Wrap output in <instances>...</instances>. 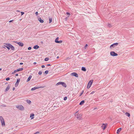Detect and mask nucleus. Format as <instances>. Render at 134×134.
Here are the masks:
<instances>
[{
    "mask_svg": "<svg viewBox=\"0 0 134 134\" xmlns=\"http://www.w3.org/2000/svg\"><path fill=\"white\" fill-rule=\"evenodd\" d=\"M0 120L2 126H5V121L3 118L2 116H0Z\"/></svg>",
    "mask_w": 134,
    "mask_h": 134,
    "instance_id": "f257e3e1",
    "label": "nucleus"
},
{
    "mask_svg": "<svg viewBox=\"0 0 134 134\" xmlns=\"http://www.w3.org/2000/svg\"><path fill=\"white\" fill-rule=\"evenodd\" d=\"M16 107L17 109L21 110H24V107L21 105H17Z\"/></svg>",
    "mask_w": 134,
    "mask_h": 134,
    "instance_id": "f03ea898",
    "label": "nucleus"
},
{
    "mask_svg": "<svg viewBox=\"0 0 134 134\" xmlns=\"http://www.w3.org/2000/svg\"><path fill=\"white\" fill-rule=\"evenodd\" d=\"M93 82V80H91L89 81L87 85V88H89L91 87Z\"/></svg>",
    "mask_w": 134,
    "mask_h": 134,
    "instance_id": "7ed1b4c3",
    "label": "nucleus"
},
{
    "mask_svg": "<svg viewBox=\"0 0 134 134\" xmlns=\"http://www.w3.org/2000/svg\"><path fill=\"white\" fill-rule=\"evenodd\" d=\"M82 114H77L75 116L76 118L79 120H81V118Z\"/></svg>",
    "mask_w": 134,
    "mask_h": 134,
    "instance_id": "20e7f679",
    "label": "nucleus"
},
{
    "mask_svg": "<svg viewBox=\"0 0 134 134\" xmlns=\"http://www.w3.org/2000/svg\"><path fill=\"white\" fill-rule=\"evenodd\" d=\"M118 44V43H114L110 45V48H112V47L114 48L116 46H117Z\"/></svg>",
    "mask_w": 134,
    "mask_h": 134,
    "instance_id": "39448f33",
    "label": "nucleus"
},
{
    "mask_svg": "<svg viewBox=\"0 0 134 134\" xmlns=\"http://www.w3.org/2000/svg\"><path fill=\"white\" fill-rule=\"evenodd\" d=\"M110 55L113 56H116L118 55V54L114 51H111L110 52Z\"/></svg>",
    "mask_w": 134,
    "mask_h": 134,
    "instance_id": "423d86ee",
    "label": "nucleus"
},
{
    "mask_svg": "<svg viewBox=\"0 0 134 134\" xmlns=\"http://www.w3.org/2000/svg\"><path fill=\"white\" fill-rule=\"evenodd\" d=\"M14 42L18 44L20 46L22 47L24 46L23 43L21 42H18L16 41H15Z\"/></svg>",
    "mask_w": 134,
    "mask_h": 134,
    "instance_id": "0eeeda50",
    "label": "nucleus"
},
{
    "mask_svg": "<svg viewBox=\"0 0 134 134\" xmlns=\"http://www.w3.org/2000/svg\"><path fill=\"white\" fill-rule=\"evenodd\" d=\"M20 79H18L17 80L15 84V87H17L19 84V83L20 82Z\"/></svg>",
    "mask_w": 134,
    "mask_h": 134,
    "instance_id": "6e6552de",
    "label": "nucleus"
},
{
    "mask_svg": "<svg viewBox=\"0 0 134 134\" xmlns=\"http://www.w3.org/2000/svg\"><path fill=\"white\" fill-rule=\"evenodd\" d=\"M71 75L73 76H75L76 77H78V74L75 72H72L71 73Z\"/></svg>",
    "mask_w": 134,
    "mask_h": 134,
    "instance_id": "1a4fd4ad",
    "label": "nucleus"
},
{
    "mask_svg": "<svg viewBox=\"0 0 134 134\" xmlns=\"http://www.w3.org/2000/svg\"><path fill=\"white\" fill-rule=\"evenodd\" d=\"M6 45H4V46L6 48H7L8 50H9L10 49V48L9 46V45H10V43H6L5 44Z\"/></svg>",
    "mask_w": 134,
    "mask_h": 134,
    "instance_id": "9d476101",
    "label": "nucleus"
},
{
    "mask_svg": "<svg viewBox=\"0 0 134 134\" xmlns=\"http://www.w3.org/2000/svg\"><path fill=\"white\" fill-rule=\"evenodd\" d=\"M43 87H34L33 88H31V91H34V90L36 89H38L39 88H42Z\"/></svg>",
    "mask_w": 134,
    "mask_h": 134,
    "instance_id": "9b49d317",
    "label": "nucleus"
},
{
    "mask_svg": "<svg viewBox=\"0 0 134 134\" xmlns=\"http://www.w3.org/2000/svg\"><path fill=\"white\" fill-rule=\"evenodd\" d=\"M106 125H105V124H103L101 127H102L103 129V130H104L106 128Z\"/></svg>",
    "mask_w": 134,
    "mask_h": 134,
    "instance_id": "f8f14e48",
    "label": "nucleus"
},
{
    "mask_svg": "<svg viewBox=\"0 0 134 134\" xmlns=\"http://www.w3.org/2000/svg\"><path fill=\"white\" fill-rule=\"evenodd\" d=\"M38 20L41 23H43L44 21L43 20L41 19V18H38Z\"/></svg>",
    "mask_w": 134,
    "mask_h": 134,
    "instance_id": "ddd939ff",
    "label": "nucleus"
},
{
    "mask_svg": "<svg viewBox=\"0 0 134 134\" xmlns=\"http://www.w3.org/2000/svg\"><path fill=\"white\" fill-rule=\"evenodd\" d=\"M9 45V46H9V47H10V48L12 50H14V49H15L14 47L13 46H12L11 44H10V45Z\"/></svg>",
    "mask_w": 134,
    "mask_h": 134,
    "instance_id": "4468645a",
    "label": "nucleus"
},
{
    "mask_svg": "<svg viewBox=\"0 0 134 134\" xmlns=\"http://www.w3.org/2000/svg\"><path fill=\"white\" fill-rule=\"evenodd\" d=\"M62 86L64 87H66V83L63 82H62V84H61Z\"/></svg>",
    "mask_w": 134,
    "mask_h": 134,
    "instance_id": "2eb2a0df",
    "label": "nucleus"
},
{
    "mask_svg": "<svg viewBox=\"0 0 134 134\" xmlns=\"http://www.w3.org/2000/svg\"><path fill=\"white\" fill-rule=\"evenodd\" d=\"M31 77H32V76L31 75L29 76V77L27 79V81H26L27 82H28L31 79Z\"/></svg>",
    "mask_w": 134,
    "mask_h": 134,
    "instance_id": "dca6fc26",
    "label": "nucleus"
},
{
    "mask_svg": "<svg viewBox=\"0 0 134 134\" xmlns=\"http://www.w3.org/2000/svg\"><path fill=\"white\" fill-rule=\"evenodd\" d=\"M39 47V46H38L37 45H36L33 48L34 49H38Z\"/></svg>",
    "mask_w": 134,
    "mask_h": 134,
    "instance_id": "f3484780",
    "label": "nucleus"
},
{
    "mask_svg": "<svg viewBox=\"0 0 134 134\" xmlns=\"http://www.w3.org/2000/svg\"><path fill=\"white\" fill-rule=\"evenodd\" d=\"M23 70V68H20L16 70L17 72Z\"/></svg>",
    "mask_w": 134,
    "mask_h": 134,
    "instance_id": "a211bd4d",
    "label": "nucleus"
},
{
    "mask_svg": "<svg viewBox=\"0 0 134 134\" xmlns=\"http://www.w3.org/2000/svg\"><path fill=\"white\" fill-rule=\"evenodd\" d=\"M85 102V101L84 100H82L79 103V105H81L83 104Z\"/></svg>",
    "mask_w": 134,
    "mask_h": 134,
    "instance_id": "6ab92c4d",
    "label": "nucleus"
},
{
    "mask_svg": "<svg viewBox=\"0 0 134 134\" xmlns=\"http://www.w3.org/2000/svg\"><path fill=\"white\" fill-rule=\"evenodd\" d=\"M9 89H10V87H9V86H8L7 87V88H6V89L5 90V91H8L9 90Z\"/></svg>",
    "mask_w": 134,
    "mask_h": 134,
    "instance_id": "aec40b11",
    "label": "nucleus"
},
{
    "mask_svg": "<svg viewBox=\"0 0 134 134\" xmlns=\"http://www.w3.org/2000/svg\"><path fill=\"white\" fill-rule=\"evenodd\" d=\"M81 70H82L84 71H86V69L85 67H83L81 68Z\"/></svg>",
    "mask_w": 134,
    "mask_h": 134,
    "instance_id": "412c9836",
    "label": "nucleus"
},
{
    "mask_svg": "<svg viewBox=\"0 0 134 134\" xmlns=\"http://www.w3.org/2000/svg\"><path fill=\"white\" fill-rule=\"evenodd\" d=\"M121 128H120L118 129L117 131V133H119L121 131Z\"/></svg>",
    "mask_w": 134,
    "mask_h": 134,
    "instance_id": "4be33fe9",
    "label": "nucleus"
},
{
    "mask_svg": "<svg viewBox=\"0 0 134 134\" xmlns=\"http://www.w3.org/2000/svg\"><path fill=\"white\" fill-rule=\"evenodd\" d=\"M26 102L29 104H30L31 103V101L30 100L27 99L26 100Z\"/></svg>",
    "mask_w": 134,
    "mask_h": 134,
    "instance_id": "5701e85b",
    "label": "nucleus"
},
{
    "mask_svg": "<svg viewBox=\"0 0 134 134\" xmlns=\"http://www.w3.org/2000/svg\"><path fill=\"white\" fill-rule=\"evenodd\" d=\"M34 114H32L30 115V117L31 118V119H32L34 118Z\"/></svg>",
    "mask_w": 134,
    "mask_h": 134,
    "instance_id": "b1692460",
    "label": "nucleus"
},
{
    "mask_svg": "<svg viewBox=\"0 0 134 134\" xmlns=\"http://www.w3.org/2000/svg\"><path fill=\"white\" fill-rule=\"evenodd\" d=\"M59 39V38L58 37H57L56 39H55V42L57 43H58V40Z\"/></svg>",
    "mask_w": 134,
    "mask_h": 134,
    "instance_id": "393cba45",
    "label": "nucleus"
},
{
    "mask_svg": "<svg viewBox=\"0 0 134 134\" xmlns=\"http://www.w3.org/2000/svg\"><path fill=\"white\" fill-rule=\"evenodd\" d=\"M62 82H58V83H57L56 84V85L57 86H58L59 85H61V84H62Z\"/></svg>",
    "mask_w": 134,
    "mask_h": 134,
    "instance_id": "a878e982",
    "label": "nucleus"
},
{
    "mask_svg": "<svg viewBox=\"0 0 134 134\" xmlns=\"http://www.w3.org/2000/svg\"><path fill=\"white\" fill-rule=\"evenodd\" d=\"M125 115H126V116L128 117H129L130 116V114L128 113H125Z\"/></svg>",
    "mask_w": 134,
    "mask_h": 134,
    "instance_id": "bb28decb",
    "label": "nucleus"
},
{
    "mask_svg": "<svg viewBox=\"0 0 134 134\" xmlns=\"http://www.w3.org/2000/svg\"><path fill=\"white\" fill-rule=\"evenodd\" d=\"M49 23H51L52 20V18H49Z\"/></svg>",
    "mask_w": 134,
    "mask_h": 134,
    "instance_id": "cd10ccee",
    "label": "nucleus"
},
{
    "mask_svg": "<svg viewBox=\"0 0 134 134\" xmlns=\"http://www.w3.org/2000/svg\"><path fill=\"white\" fill-rule=\"evenodd\" d=\"M16 72H17V71L16 70H14V71L12 72V74H15V73Z\"/></svg>",
    "mask_w": 134,
    "mask_h": 134,
    "instance_id": "c85d7f7f",
    "label": "nucleus"
},
{
    "mask_svg": "<svg viewBox=\"0 0 134 134\" xmlns=\"http://www.w3.org/2000/svg\"><path fill=\"white\" fill-rule=\"evenodd\" d=\"M49 58H46L44 59V60L46 61H47L49 60Z\"/></svg>",
    "mask_w": 134,
    "mask_h": 134,
    "instance_id": "c756f323",
    "label": "nucleus"
},
{
    "mask_svg": "<svg viewBox=\"0 0 134 134\" xmlns=\"http://www.w3.org/2000/svg\"><path fill=\"white\" fill-rule=\"evenodd\" d=\"M108 26L109 27H112V25L110 24H108Z\"/></svg>",
    "mask_w": 134,
    "mask_h": 134,
    "instance_id": "7c9ffc66",
    "label": "nucleus"
},
{
    "mask_svg": "<svg viewBox=\"0 0 134 134\" xmlns=\"http://www.w3.org/2000/svg\"><path fill=\"white\" fill-rule=\"evenodd\" d=\"M63 41L62 40H60L58 41V43H61Z\"/></svg>",
    "mask_w": 134,
    "mask_h": 134,
    "instance_id": "2f4dec72",
    "label": "nucleus"
},
{
    "mask_svg": "<svg viewBox=\"0 0 134 134\" xmlns=\"http://www.w3.org/2000/svg\"><path fill=\"white\" fill-rule=\"evenodd\" d=\"M83 92H84V91L83 90H82V92H81V93L80 94V95H79V96H81V95L83 93Z\"/></svg>",
    "mask_w": 134,
    "mask_h": 134,
    "instance_id": "473e14b6",
    "label": "nucleus"
},
{
    "mask_svg": "<svg viewBox=\"0 0 134 134\" xmlns=\"http://www.w3.org/2000/svg\"><path fill=\"white\" fill-rule=\"evenodd\" d=\"M48 70H46L45 71V73L46 74H48Z\"/></svg>",
    "mask_w": 134,
    "mask_h": 134,
    "instance_id": "72a5a7b5",
    "label": "nucleus"
},
{
    "mask_svg": "<svg viewBox=\"0 0 134 134\" xmlns=\"http://www.w3.org/2000/svg\"><path fill=\"white\" fill-rule=\"evenodd\" d=\"M38 74L39 75H41L42 74V72L41 71H40L39 72H38Z\"/></svg>",
    "mask_w": 134,
    "mask_h": 134,
    "instance_id": "f704fd0d",
    "label": "nucleus"
},
{
    "mask_svg": "<svg viewBox=\"0 0 134 134\" xmlns=\"http://www.w3.org/2000/svg\"><path fill=\"white\" fill-rule=\"evenodd\" d=\"M67 99V97H65L64 98V100H66Z\"/></svg>",
    "mask_w": 134,
    "mask_h": 134,
    "instance_id": "c9c22d12",
    "label": "nucleus"
},
{
    "mask_svg": "<svg viewBox=\"0 0 134 134\" xmlns=\"http://www.w3.org/2000/svg\"><path fill=\"white\" fill-rule=\"evenodd\" d=\"M39 132L38 131H37V132H36L35 133H34V134H39Z\"/></svg>",
    "mask_w": 134,
    "mask_h": 134,
    "instance_id": "e433bc0d",
    "label": "nucleus"
},
{
    "mask_svg": "<svg viewBox=\"0 0 134 134\" xmlns=\"http://www.w3.org/2000/svg\"><path fill=\"white\" fill-rule=\"evenodd\" d=\"M10 79V78L9 77H7L6 79V80L7 81L9 80Z\"/></svg>",
    "mask_w": 134,
    "mask_h": 134,
    "instance_id": "4c0bfd02",
    "label": "nucleus"
},
{
    "mask_svg": "<svg viewBox=\"0 0 134 134\" xmlns=\"http://www.w3.org/2000/svg\"><path fill=\"white\" fill-rule=\"evenodd\" d=\"M87 46H88V45L87 44H86L85 45V48L86 49V48L87 47Z\"/></svg>",
    "mask_w": 134,
    "mask_h": 134,
    "instance_id": "58836bf2",
    "label": "nucleus"
},
{
    "mask_svg": "<svg viewBox=\"0 0 134 134\" xmlns=\"http://www.w3.org/2000/svg\"><path fill=\"white\" fill-rule=\"evenodd\" d=\"M21 15H23L24 14V12H21Z\"/></svg>",
    "mask_w": 134,
    "mask_h": 134,
    "instance_id": "ea45409f",
    "label": "nucleus"
},
{
    "mask_svg": "<svg viewBox=\"0 0 134 134\" xmlns=\"http://www.w3.org/2000/svg\"><path fill=\"white\" fill-rule=\"evenodd\" d=\"M31 49V47H29L28 48V49L29 50Z\"/></svg>",
    "mask_w": 134,
    "mask_h": 134,
    "instance_id": "a19ab883",
    "label": "nucleus"
},
{
    "mask_svg": "<svg viewBox=\"0 0 134 134\" xmlns=\"http://www.w3.org/2000/svg\"><path fill=\"white\" fill-rule=\"evenodd\" d=\"M95 92V91H93L91 93V94H93Z\"/></svg>",
    "mask_w": 134,
    "mask_h": 134,
    "instance_id": "79ce46f5",
    "label": "nucleus"
},
{
    "mask_svg": "<svg viewBox=\"0 0 134 134\" xmlns=\"http://www.w3.org/2000/svg\"><path fill=\"white\" fill-rule=\"evenodd\" d=\"M66 13V14L68 15H70V13H69L67 12Z\"/></svg>",
    "mask_w": 134,
    "mask_h": 134,
    "instance_id": "37998d69",
    "label": "nucleus"
},
{
    "mask_svg": "<svg viewBox=\"0 0 134 134\" xmlns=\"http://www.w3.org/2000/svg\"><path fill=\"white\" fill-rule=\"evenodd\" d=\"M44 67H45V66L44 65H42L41 66V67L42 68H44Z\"/></svg>",
    "mask_w": 134,
    "mask_h": 134,
    "instance_id": "c03bdc74",
    "label": "nucleus"
},
{
    "mask_svg": "<svg viewBox=\"0 0 134 134\" xmlns=\"http://www.w3.org/2000/svg\"><path fill=\"white\" fill-rule=\"evenodd\" d=\"M78 111H76V112L75 113V116H76V113H77V112H78Z\"/></svg>",
    "mask_w": 134,
    "mask_h": 134,
    "instance_id": "a18cd8bd",
    "label": "nucleus"
},
{
    "mask_svg": "<svg viewBox=\"0 0 134 134\" xmlns=\"http://www.w3.org/2000/svg\"><path fill=\"white\" fill-rule=\"evenodd\" d=\"M35 14L36 15H37L38 14V12H35Z\"/></svg>",
    "mask_w": 134,
    "mask_h": 134,
    "instance_id": "49530a36",
    "label": "nucleus"
},
{
    "mask_svg": "<svg viewBox=\"0 0 134 134\" xmlns=\"http://www.w3.org/2000/svg\"><path fill=\"white\" fill-rule=\"evenodd\" d=\"M2 106L3 107H5L6 106L4 105H2Z\"/></svg>",
    "mask_w": 134,
    "mask_h": 134,
    "instance_id": "de8ad7c7",
    "label": "nucleus"
},
{
    "mask_svg": "<svg viewBox=\"0 0 134 134\" xmlns=\"http://www.w3.org/2000/svg\"><path fill=\"white\" fill-rule=\"evenodd\" d=\"M23 64V63H20V65H22Z\"/></svg>",
    "mask_w": 134,
    "mask_h": 134,
    "instance_id": "09e8293b",
    "label": "nucleus"
},
{
    "mask_svg": "<svg viewBox=\"0 0 134 134\" xmlns=\"http://www.w3.org/2000/svg\"><path fill=\"white\" fill-rule=\"evenodd\" d=\"M15 89V88L14 87H13V91H14Z\"/></svg>",
    "mask_w": 134,
    "mask_h": 134,
    "instance_id": "8fccbe9b",
    "label": "nucleus"
},
{
    "mask_svg": "<svg viewBox=\"0 0 134 134\" xmlns=\"http://www.w3.org/2000/svg\"><path fill=\"white\" fill-rule=\"evenodd\" d=\"M36 64V62H34V65H35Z\"/></svg>",
    "mask_w": 134,
    "mask_h": 134,
    "instance_id": "3c124183",
    "label": "nucleus"
},
{
    "mask_svg": "<svg viewBox=\"0 0 134 134\" xmlns=\"http://www.w3.org/2000/svg\"><path fill=\"white\" fill-rule=\"evenodd\" d=\"M12 21H13V20H10V21H9V22H10H10H12Z\"/></svg>",
    "mask_w": 134,
    "mask_h": 134,
    "instance_id": "603ef678",
    "label": "nucleus"
},
{
    "mask_svg": "<svg viewBox=\"0 0 134 134\" xmlns=\"http://www.w3.org/2000/svg\"><path fill=\"white\" fill-rule=\"evenodd\" d=\"M18 74H15V76H18Z\"/></svg>",
    "mask_w": 134,
    "mask_h": 134,
    "instance_id": "864d4df0",
    "label": "nucleus"
},
{
    "mask_svg": "<svg viewBox=\"0 0 134 134\" xmlns=\"http://www.w3.org/2000/svg\"><path fill=\"white\" fill-rule=\"evenodd\" d=\"M47 66H50L51 65L49 64H48L47 65Z\"/></svg>",
    "mask_w": 134,
    "mask_h": 134,
    "instance_id": "5fc2aeb1",
    "label": "nucleus"
},
{
    "mask_svg": "<svg viewBox=\"0 0 134 134\" xmlns=\"http://www.w3.org/2000/svg\"><path fill=\"white\" fill-rule=\"evenodd\" d=\"M2 70L1 68H0V71L1 70Z\"/></svg>",
    "mask_w": 134,
    "mask_h": 134,
    "instance_id": "6e6d98bb",
    "label": "nucleus"
},
{
    "mask_svg": "<svg viewBox=\"0 0 134 134\" xmlns=\"http://www.w3.org/2000/svg\"><path fill=\"white\" fill-rule=\"evenodd\" d=\"M59 58V57H57V58Z\"/></svg>",
    "mask_w": 134,
    "mask_h": 134,
    "instance_id": "4d7b16f0",
    "label": "nucleus"
},
{
    "mask_svg": "<svg viewBox=\"0 0 134 134\" xmlns=\"http://www.w3.org/2000/svg\"><path fill=\"white\" fill-rule=\"evenodd\" d=\"M3 48H5V47H3Z\"/></svg>",
    "mask_w": 134,
    "mask_h": 134,
    "instance_id": "13d9d810",
    "label": "nucleus"
},
{
    "mask_svg": "<svg viewBox=\"0 0 134 134\" xmlns=\"http://www.w3.org/2000/svg\"><path fill=\"white\" fill-rule=\"evenodd\" d=\"M15 0V1H16V0Z\"/></svg>",
    "mask_w": 134,
    "mask_h": 134,
    "instance_id": "bf43d9fd",
    "label": "nucleus"
},
{
    "mask_svg": "<svg viewBox=\"0 0 134 134\" xmlns=\"http://www.w3.org/2000/svg\"><path fill=\"white\" fill-rule=\"evenodd\" d=\"M0 134H2V133H1Z\"/></svg>",
    "mask_w": 134,
    "mask_h": 134,
    "instance_id": "052dcab7",
    "label": "nucleus"
}]
</instances>
